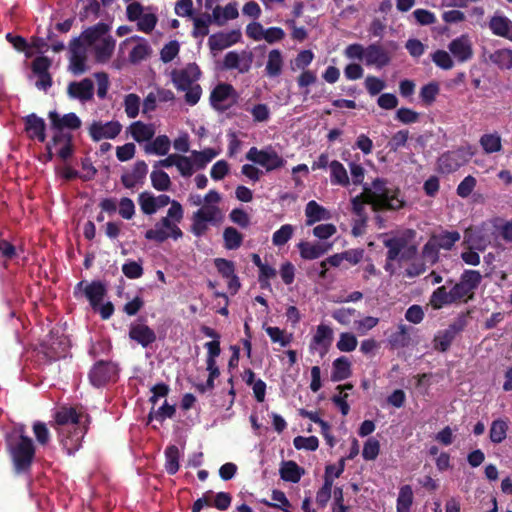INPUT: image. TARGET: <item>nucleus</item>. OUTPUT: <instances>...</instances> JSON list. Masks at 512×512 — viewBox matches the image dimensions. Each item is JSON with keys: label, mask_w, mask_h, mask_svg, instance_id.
Segmentation results:
<instances>
[{"label": "nucleus", "mask_w": 512, "mask_h": 512, "mask_svg": "<svg viewBox=\"0 0 512 512\" xmlns=\"http://www.w3.org/2000/svg\"><path fill=\"white\" fill-rule=\"evenodd\" d=\"M455 338L456 335L448 328L443 331H439L433 340L434 349L439 352L448 351Z\"/></svg>", "instance_id": "a18cd8bd"}, {"label": "nucleus", "mask_w": 512, "mask_h": 512, "mask_svg": "<svg viewBox=\"0 0 512 512\" xmlns=\"http://www.w3.org/2000/svg\"><path fill=\"white\" fill-rule=\"evenodd\" d=\"M333 339V330L324 324H320L317 327L316 333L312 338L313 344L319 345L327 349Z\"/></svg>", "instance_id": "49530a36"}, {"label": "nucleus", "mask_w": 512, "mask_h": 512, "mask_svg": "<svg viewBox=\"0 0 512 512\" xmlns=\"http://www.w3.org/2000/svg\"><path fill=\"white\" fill-rule=\"evenodd\" d=\"M240 30H231L230 32H217L210 35L208 45L212 52L224 50L241 40Z\"/></svg>", "instance_id": "6ab92c4d"}, {"label": "nucleus", "mask_w": 512, "mask_h": 512, "mask_svg": "<svg viewBox=\"0 0 512 512\" xmlns=\"http://www.w3.org/2000/svg\"><path fill=\"white\" fill-rule=\"evenodd\" d=\"M224 246L228 250H236L243 243V235L234 227H226L223 231Z\"/></svg>", "instance_id": "c03bdc74"}, {"label": "nucleus", "mask_w": 512, "mask_h": 512, "mask_svg": "<svg viewBox=\"0 0 512 512\" xmlns=\"http://www.w3.org/2000/svg\"><path fill=\"white\" fill-rule=\"evenodd\" d=\"M330 247L331 245L320 243L311 244L304 241L298 244L300 256L305 260H314L321 257L330 249Z\"/></svg>", "instance_id": "c756f323"}, {"label": "nucleus", "mask_w": 512, "mask_h": 512, "mask_svg": "<svg viewBox=\"0 0 512 512\" xmlns=\"http://www.w3.org/2000/svg\"><path fill=\"white\" fill-rule=\"evenodd\" d=\"M88 378L94 387H103L117 380L118 366L112 361L99 360L90 369Z\"/></svg>", "instance_id": "6e6552de"}, {"label": "nucleus", "mask_w": 512, "mask_h": 512, "mask_svg": "<svg viewBox=\"0 0 512 512\" xmlns=\"http://www.w3.org/2000/svg\"><path fill=\"white\" fill-rule=\"evenodd\" d=\"M129 338L147 348L156 341V333L148 325L136 323L130 326Z\"/></svg>", "instance_id": "4be33fe9"}, {"label": "nucleus", "mask_w": 512, "mask_h": 512, "mask_svg": "<svg viewBox=\"0 0 512 512\" xmlns=\"http://www.w3.org/2000/svg\"><path fill=\"white\" fill-rule=\"evenodd\" d=\"M432 61L435 63L436 66H438L441 69L444 70H450L454 66V62L449 55V53L445 50H436L431 55Z\"/></svg>", "instance_id": "e2e57ef3"}, {"label": "nucleus", "mask_w": 512, "mask_h": 512, "mask_svg": "<svg viewBox=\"0 0 512 512\" xmlns=\"http://www.w3.org/2000/svg\"><path fill=\"white\" fill-rule=\"evenodd\" d=\"M357 344V338L353 333L343 332L340 334L336 346L341 352H352L356 349Z\"/></svg>", "instance_id": "13d9d810"}, {"label": "nucleus", "mask_w": 512, "mask_h": 512, "mask_svg": "<svg viewBox=\"0 0 512 512\" xmlns=\"http://www.w3.org/2000/svg\"><path fill=\"white\" fill-rule=\"evenodd\" d=\"M333 486L332 476L324 475V484L316 493V502L319 506L324 507L331 498V489Z\"/></svg>", "instance_id": "5fc2aeb1"}, {"label": "nucleus", "mask_w": 512, "mask_h": 512, "mask_svg": "<svg viewBox=\"0 0 512 512\" xmlns=\"http://www.w3.org/2000/svg\"><path fill=\"white\" fill-rule=\"evenodd\" d=\"M70 71L74 75H81L87 71L86 61V51L83 48V43L80 38H74L70 42Z\"/></svg>", "instance_id": "ddd939ff"}, {"label": "nucleus", "mask_w": 512, "mask_h": 512, "mask_svg": "<svg viewBox=\"0 0 512 512\" xmlns=\"http://www.w3.org/2000/svg\"><path fill=\"white\" fill-rule=\"evenodd\" d=\"M150 178L153 188L157 191H168L171 187L170 177L163 170H153Z\"/></svg>", "instance_id": "8fccbe9b"}, {"label": "nucleus", "mask_w": 512, "mask_h": 512, "mask_svg": "<svg viewBox=\"0 0 512 512\" xmlns=\"http://www.w3.org/2000/svg\"><path fill=\"white\" fill-rule=\"evenodd\" d=\"M170 204L167 215L162 217L154 228L145 232V239L163 243L169 238L178 240L183 237V232L178 226L184 215L182 205L176 200H172Z\"/></svg>", "instance_id": "39448f33"}, {"label": "nucleus", "mask_w": 512, "mask_h": 512, "mask_svg": "<svg viewBox=\"0 0 512 512\" xmlns=\"http://www.w3.org/2000/svg\"><path fill=\"white\" fill-rule=\"evenodd\" d=\"M84 293L89 300L91 307L97 311V308L106 296L107 289L105 284L101 281H92L86 286Z\"/></svg>", "instance_id": "bb28decb"}, {"label": "nucleus", "mask_w": 512, "mask_h": 512, "mask_svg": "<svg viewBox=\"0 0 512 512\" xmlns=\"http://www.w3.org/2000/svg\"><path fill=\"white\" fill-rule=\"evenodd\" d=\"M170 146L171 142L168 136L159 135L150 144L145 146V152L163 156L168 153Z\"/></svg>", "instance_id": "37998d69"}, {"label": "nucleus", "mask_w": 512, "mask_h": 512, "mask_svg": "<svg viewBox=\"0 0 512 512\" xmlns=\"http://www.w3.org/2000/svg\"><path fill=\"white\" fill-rule=\"evenodd\" d=\"M410 327L405 324H399L397 330L392 332L387 339L388 345L392 350L405 348L410 344Z\"/></svg>", "instance_id": "cd10ccee"}, {"label": "nucleus", "mask_w": 512, "mask_h": 512, "mask_svg": "<svg viewBox=\"0 0 512 512\" xmlns=\"http://www.w3.org/2000/svg\"><path fill=\"white\" fill-rule=\"evenodd\" d=\"M122 125L119 121H93L88 127V134L94 142L103 139H115L121 132Z\"/></svg>", "instance_id": "9d476101"}, {"label": "nucleus", "mask_w": 512, "mask_h": 512, "mask_svg": "<svg viewBox=\"0 0 512 512\" xmlns=\"http://www.w3.org/2000/svg\"><path fill=\"white\" fill-rule=\"evenodd\" d=\"M448 49L457 61L463 63L470 60L473 56L472 43L467 35H461L453 39Z\"/></svg>", "instance_id": "aec40b11"}, {"label": "nucleus", "mask_w": 512, "mask_h": 512, "mask_svg": "<svg viewBox=\"0 0 512 512\" xmlns=\"http://www.w3.org/2000/svg\"><path fill=\"white\" fill-rule=\"evenodd\" d=\"M5 449L16 475H29L36 456V446L23 425L5 435Z\"/></svg>", "instance_id": "7ed1b4c3"}, {"label": "nucleus", "mask_w": 512, "mask_h": 512, "mask_svg": "<svg viewBox=\"0 0 512 512\" xmlns=\"http://www.w3.org/2000/svg\"><path fill=\"white\" fill-rule=\"evenodd\" d=\"M152 53L150 45L145 41L138 43L129 53V61L132 64L140 63L148 58Z\"/></svg>", "instance_id": "09e8293b"}, {"label": "nucleus", "mask_w": 512, "mask_h": 512, "mask_svg": "<svg viewBox=\"0 0 512 512\" xmlns=\"http://www.w3.org/2000/svg\"><path fill=\"white\" fill-rule=\"evenodd\" d=\"M439 248L433 242L431 238L423 245L421 251V257L424 261V264L427 263L430 266L435 265L439 261Z\"/></svg>", "instance_id": "de8ad7c7"}, {"label": "nucleus", "mask_w": 512, "mask_h": 512, "mask_svg": "<svg viewBox=\"0 0 512 512\" xmlns=\"http://www.w3.org/2000/svg\"><path fill=\"white\" fill-rule=\"evenodd\" d=\"M489 28L494 35L512 41V21L506 16H492L489 21Z\"/></svg>", "instance_id": "b1692460"}, {"label": "nucleus", "mask_w": 512, "mask_h": 512, "mask_svg": "<svg viewBox=\"0 0 512 512\" xmlns=\"http://www.w3.org/2000/svg\"><path fill=\"white\" fill-rule=\"evenodd\" d=\"M252 53L243 51L240 55L236 51L226 53L223 59V68L225 70H238L239 73H247L251 68Z\"/></svg>", "instance_id": "dca6fc26"}, {"label": "nucleus", "mask_w": 512, "mask_h": 512, "mask_svg": "<svg viewBox=\"0 0 512 512\" xmlns=\"http://www.w3.org/2000/svg\"><path fill=\"white\" fill-rule=\"evenodd\" d=\"M237 97L238 94L231 84L219 83L211 91L210 104L215 110L224 112L236 102Z\"/></svg>", "instance_id": "1a4fd4ad"}, {"label": "nucleus", "mask_w": 512, "mask_h": 512, "mask_svg": "<svg viewBox=\"0 0 512 512\" xmlns=\"http://www.w3.org/2000/svg\"><path fill=\"white\" fill-rule=\"evenodd\" d=\"M110 30V26L106 23L99 22L94 26L88 27L85 29L82 34L80 40L82 39L87 45L94 44L97 40H99L102 36L106 35Z\"/></svg>", "instance_id": "72a5a7b5"}, {"label": "nucleus", "mask_w": 512, "mask_h": 512, "mask_svg": "<svg viewBox=\"0 0 512 512\" xmlns=\"http://www.w3.org/2000/svg\"><path fill=\"white\" fill-rule=\"evenodd\" d=\"M179 449L175 445H170L165 449V469L169 475H174L179 470Z\"/></svg>", "instance_id": "79ce46f5"}, {"label": "nucleus", "mask_w": 512, "mask_h": 512, "mask_svg": "<svg viewBox=\"0 0 512 512\" xmlns=\"http://www.w3.org/2000/svg\"><path fill=\"white\" fill-rule=\"evenodd\" d=\"M380 452V443L375 438H369L365 443L362 450V457L367 460H375Z\"/></svg>", "instance_id": "338daca9"}, {"label": "nucleus", "mask_w": 512, "mask_h": 512, "mask_svg": "<svg viewBox=\"0 0 512 512\" xmlns=\"http://www.w3.org/2000/svg\"><path fill=\"white\" fill-rule=\"evenodd\" d=\"M219 212V208L213 205H206L198 209L193 213V218H196L203 222H213L215 220L216 215Z\"/></svg>", "instance_id": "774afa93"}, {"label": "nucleus", "mask_w": 512, "mask_h": 512, "mask_svg": "<svg viewBox=\"0 0 512 512\" xmlns=\"http://www.w3.org/2000/svg\"><path fill=\"white\" fill-rule=\"evenodd\" d=\"M508 422L504 419H496L491 423L489 438L491 442L499 444L503 442L507 436Z\"/></svg>", "instance_id": "a19ab883"}, {"label": "nucleus", "mask_w": 512, "mask_h": 512, "mask_svg": "<svg viewBox=\"0 0 512 512\" xmlns=\"http://www.w3.org/2000/svg\"><path fill=\"white\" fill-rule=\"evenodd\" d=\"M24 131L31 140H37L40 143L46 141V123L45 120L35 113H30L23 117Z\"/></svg>", "instance_id": "2eb2a0df"}, {"label": "nucleus", "mask_w": 512, "mask_h": 512, "mask_svg": "<svg viewBox=\"0 0 512 512\" xmlns=\"http://www.w3.org/2000/svg\"><path fill=\"white\" fill-rule=\"evenodd\" d=\"M68 348V339L65 336L57 337L56 339L51 337L45 354L50 361H56L66 356Z\"/></svg>", "instance_id": "c85d7f7f"}, {"label": "nucleus", "mask_w": 512, "mask_h": 512, "mask_svg": "<svg viewBox=\"0 0 512 512\" xmlns=\"http://www.w3.org/2000/svg\"><path fill=\"white\" fill-rule=\"evenodd\" d=\"M67 95L82 103L91 101L94 97V83L90 78L70 82L67 87Z\"/></svg>", "instance_id": "4468645a"}, {"label": "nucleus", "mask_w": 512, "mask_h": 512, "mask_svg": "<svg viewBox=\"0 0 512 512\" xmlns=\"http://www.w3.org/2000/svg\"><path fill=\"white\" fill-rule=\"evenodd\" d=\"M272 500H274L278 503H271L267 500H262L261 502L267 506L279 508L283 512H291L290 511L291 503L289 502L288 498L286 497V495L283 491L273 490L272 491Z\"/></svg>", "instance_id": "4d7b16f0"}, {"label": "nucleus", "mask_w": 512, "mask_h": 512, "mask_svg": "<svg viewBox=\"0 0 512 512\" xmlns=\"http://www.w3.org/2000/svg\"><path fill=\"white\" fill-rule=\"evenodd\" d=\"M352 211L358 217L361 225H365L368 219L365 204H369L374 212L398 211L406 202L401 197L398 187H388L387 181L376 178L371 187L364 185L363 192L351 199Z\"/></svg>", "instance_id": "f257e3e1"}, {"label": "nucleus", "mask_w": 512, "mask_h": 512, "mask_svg": "<svg viewBox=\"0 0 512 512\" xmlns=\"http://www.w3.org/2000/svg\"><path fill=\"white\" fill-rule=\"evenodd\" d=\"M52 60L47 56L36 57L31 64L32 72L38 77L35 86L42 91H47L53 84L52 76L49 69Z\"/></svg>", "instance_id": "9b49d317"}, {"label": "nucleus", "mask_w": 512, "mask_h": 512, "mask_svg": "<svg viewBox=\"0 0 512 512\" xmlns=\"http://www.w3.org/2000/svg\"><path fill=\"white\" fill-rule=\"evenodd\" d=\"M415 237L414 229H405L401 233L383 240V245L387 249L384 269L390 275L395 272L394 262H408L417 255V245L412 243Z\"/></svg>", "instance_id": "20e7f679"}, {"label": "nucleus", "mask_w": 512, "mask_h": 512, "mask_svg": "<svg viewBox=\"0 0 512 512\" xmlns=\"http://www.w3.org/2000/svg\"><path fill=\"white\" fill-rule=\"evenodd\" d=\"M48 118L50 119L51 129L55 131H63L65 128L77 130L82 124L80 118L74 112L60 116L57 111H50Z\"/></svg>", "instance_id": "a211bd4d"}, {"label": "nucleus", "mask_w": 512, "mask_h": 512, "mask_svg": "<svg viewBox=\"0 0 512 512\" xmlns=\"http://www.w3.org/2000/svg\"><path fill=\"white\" fill-rule=\"evenodd\" d=\"M481 281L482 275L478 270L466 269L458 282L450 278L446 285L437 287L430 295L429 305L434 310H440L452 304H467L474 300Z\"/></svg>", "instance_id": "f03ea898"}, {"label": "nucleus", "mask_w": 512, "mask_h": 512, "mask_svg": "<svg viewBox=\"0 0 512 512\" xmlns=\"http://www.w3.org/2000/svg\"><path fill=\"white\" fill-rule=\"evenodd\" d=\"M413 498V490L410 485L400 487L396 503V512H410Z\"/></svg>", "instance_id": "4c0bfd02"}, {"label": "nucleus", "mask_w": 512, "mask_h": 512, "mask_svg": "<svg viewBox=\"0 0 512 512\" xmlns=\"http://www.w3.org/2000/svg\"><path fill=\"white\" fill-rule=\"evenodd\" d=\"M212 22V17L209 14H204L203 17H196L193 20L194 28L192 36L194 38L204 37L209 34V24Z\"/></svg>", "instance_id": "864d4df0"}, {"label": "nucleus", "mask_w": 512, "mask_h": 512, "mask_svg": "<svg viewBox=\"0 0 512 512\" xmlns=\"http://www.w3.org/2000/svg\"><path fill=\"white\" fill-rule=\"evenodd\" d=\"M87 428L74 427L73 431L66 428H61L59 434L61 436L60 442L69 455L74 454L81 447V442L86 433Z\"/></svg>", "instance_id": "f3484780"}, {"label": "nucleus", "mask_w": 512, "mask_h": 512, "mask_svg": "<svg viewBox=\"0 0 512 512\" xmlns=\"http://www.w3.org/2000/svg\"><path fill=\"white\" fill-rule=\"evenodd\" d=\"M439 93V85L436 82H430L422 86L420 90V98L425 105H431Z\"/></svg>", "instance_id": "680f3d73"}, {"label": "nucleus", "mask_w": 512, "mask_h": 512, "mask_svg": "<svg viewBox=\"0 0 512 512\" xmlns=\"http://www.w3.org/2000/svg\"><path fill=\"white\" fill-rule=\"evenodd\" d=\"M391 61L389 52L379 43H372L366 47L365 62L368 66L383 68Z\"/></svg>", "instance_id": "412c9836"}, {"label": "nucleus", "mask_w": 512, "mask_h": 512, "mask_svg": "<svg viewBox=\"0 0 512 512\" xmlns=\"http://www.w3.org/2000/svg\"><path fill=\"white\" fill-rule=\"evenodd\" d=\"M124 107L129 118H136L139 114L140 97L134 93L128 94L124 99Z\"/></svg>", "instance_id": "0e129e2a"}, {"label": "nucleus", "mask_w": 512, "mask_h": 512, "mask_svg": "<svg viewBox=\"0 0 512 512\" xmlns=\"http://www.w3.org/2000/svg\"><path fill=\"white\" fill-rule=\"evenodd\" d=\"M280 477L284 481L297 483L304 474V469L294 461H285L280 468Z\"/></svg>", "instance_id": "2f4dec72"}, {"label": "nucleus", "mask_w": 512, "mask_h": 512, "mask_svg": "<svg viewBox=\"0 0 512 512\" xmlns=\"http://www.w3.org/2000/svg\"><path fill=\"white\" fill-rule=\"evenodd\" d=\"M330 180L333 185H340L347 187L350 184V180L347 171L343 164L337 160L330 162Z\"/></svg>", "instance_id": "c9c22d12"}, {"label": "nucleus", "mask_w": 512, "mask_h": 512, "mask_svg": "<svg viewBox=\"0 0 512 512\" xmlns=\"http://www.w3.org/2000/svg\"><path fill=\"white\" fill-rule=\"evenodd\" d=\"M430 238L439 248V250L450 251L460 240L461 235L458 231L442 230L440 233H433Z\"/></svg>", "instance_id": "393cba45"}, {"label": "nucleus", "mask_w": 512, "mask_h": 512, "mask_svg": "<svg viewBox=\"0 0 512 512\" xmlns=\"http://www.w3.org/2000/svg\"><path fill=\"white\" fill-rule=\"evenodd\" d=\"M293 233V226L291 224H284L273 233L272 242L275 246L285 245L292 238Z\"/></svg>", "instance_id": "6e6d98bb"}, {"label": "nucleus", "mask_w": 512, "mask_h": 512, "mask_svg": "<svg viewBox=\"0 0 512 512\" xmlns=\"http://www.w3.org/2000/svg\"><path fill=\"white\" fill-rule=\"evenodd\" d=\"M115 39L112 36L104 37L95 47V58L97 62L104 63L108 61L115 49Z\"/></svg>", "instance_id": "f704fd0d"}, {"label": "nucleus", "mask_w": 512, "mask_h": 512, "mask_svg": "<svg viewBox=\"0 0 512 512\" xmlns=\"http://www.w3.org/2000/svg\"><path fill=\"white\" fill-rule=\"evenodd\" d=\"M352 374L351 363L345 356H341L334 360L331 379L334 382L343 381Z\"/></svg>", "instance_id": "473e14b6"}, {"label": "nucleus", "mask_w": 512, "mask_h": 512, "mask_svg": "<svg viewBox=\"0 0 512 512\" xmlns=\"http://www.w3.org/2000/svg\"><path fill=\"white\" fill-rule=\"evenodd\" d=\"M122 273L129 279L142 277L144 269L141 261L128 260L122 265Z\"/></svg>", "instance_id": "052dcab7"}, {"label": "nucleus", "mask_w": 512, "mask_h": 512, "mask_svg": "<svg viewBox=\"0 0 512 512\" xmlns=\"http://www.w3.org/2000/svg\"><path fill=\"white\" fill-rule=\"evenodd\" d=\"M479 143L487 154L499 152L502 149L501 137L498 133L483 134L480 137Z\"/></svg>", "instance_id": "58836bf2"}, {"label": "nucleus", "mask_w": 512, "mask_h": 512, "mask_svg": "<svg viewBox=\"0 0 512 512\" xmlns=\"http://www.w3.org/2000/svg\"><path fill=\"white\" fill-rule=\"evenodd\" d=\"M201 77V70L196 63H190L185 68L173 70L172 82L178 91H184V100L190 105H196L202 95V88L196 82Z\"/></svg>", "instance_id": "423d86ee"}, {"label": "nucleus", "mask_w": 512, "mask_h": 512, "mask_svg": "<svg viewBox=\"0 0 512 512\" xmlns=\"http://www.w3.org/2000/svg\"><path fill=\"white\" fill-rule=\"evenodd\" d=\"M283 67L282 53L278 49H273L268 54V61L266 64V73L269 77H277L281 74Z\"/></svg>", "instance_id": "e433bc0d"}, {"label": "nucleus", "mask_w": 512, "mask_h": 512, "mask_svg": "<svg viewBox=\"0 0 512 512\" xmlns=\"http://www.w3.org/2000/svg\"><path fill=\"white\" fill-rule=\"evenodd\" d=\"M468 159L462 149L447 151L437 160L438 171L442 174H450L457 171Z\"/></svg>", "instance_id": "f8f14e48"}, {"label": "nucleus", "mask_w": 512, "mask_h": 512, "mask_svg": "<svg viewBox=\"0 0 512 512\" xmlns=\"http://www.w3.org/2000/svg\"><path fill=\"white\" fill-rule=\"evenodd\" d=\"M129 130L132 138L138 143L149 141L155 135L153 125L145 124L142 121L133 122L130 125Z\"/></svg>", "instance_id": "7c9ffc66"}, {"label": "nucleus", "mask_w": 512, "mask_h": 512, "mask_svg": "<svg viewBox=\"0 0 512 512\" xmlns=\"http://www.w3.org/2000/svg\"><path fill=\"white\" fill-rule=\"evenodd\" d=\"M489 59L502 70L512 69V49H498L490 54Z\"/></svg>", "instance_id": "ea45409f"}, {"label": "nucleus", "mask_w": 512, "mask_h": 512, "mask_svg": "<svg viewBox=\"0 0 512 512\" xmlns=\"http://www.w3.org/2000/svg\"><path fill=\"white\" fill-rule=\"evenodd\" d=\"M305 216L306 226H312L316 222L328 220L331 218L329 210L317 203L315 200H311L306 204Z\"/></svg>", "instance_id": "5701e85b"}, {"label": "nucleus", "mask_w": 512, "mask_h": 512, "mask_svg": "<svg viewBox=\"0 0 512 512\" xmlns=\"http://www.w3.org/2000/svg\"><path fill=\"white\" fill-rule=\"evenodd\" d=\"M138 203L142 212L146 215H153L157 212L155 196L150 192H141L138 196Z\"/></svg>", "instance_id": "603ef678"}, {"label": "nucleus", "mask_w": 512, "mask_h": 512, "mask_svg": "<svg viewBox=\"0 0 512 512\" xmlns=\"http://www.w3.org/2000/svg\"><path fill=\"white\" fill-rule=\"evenodd\" d=\"M32 430L36 441L41 446H46L50 441V432L47 425L41 421H35L32 426Z\"/></svg>", "instance_id": "bf43d9fd"}, {"label": "nucleus", "mask_w": 512, "mask_h": 512, "mask_svg": "<svg viewBox=\"0 0 512 512\" xmlns=\"http://www.w3.org/2000/svg\"><path fill=\"white\" fill-rule=\"evenodd\" d=\"M82 414L79 413L74 407H61L55 414V422L65 428V426L71 424L74 427H80Z\"/></svg>", "instance_id": "a878e982"}, {"label": "nucleus", "mask_w": 512, "mask_h": 512, "mask_svg": "<svg viewBox=\"0 0 512 512\" xmlns=\"http://www.w3.org/2000/svg\"><path fill=\"white\" fill-rule=\"evenodd\" d=\"M218 155V152L214 150L213 148H206L202 151H193L192 157L194 160V164L197 169H203L206 167V165L212 161L216 156Z\"/></svg>", "instance_id": "3c124183"}, {"label": "nucleus", "mask_w": 512, "mask_h": 512, "mask_svg": "<svg viewBox=\"0 0 512 512\" xmlns=\"http://www.w3.org/2000/svg\"><path fill=\"white\" fill-rule=\"evenodd\" d=\"M246 159L264 167L267 172L280 169L286 164V160L271 146L265 149H258L255 146L251 147L246 153Z\"/></svg>", "instance_id": "0eeeda50"}, {"label": "nucleus", "mask_w": 512, "mask_h": 512, "mask_svg": "<svg viewBox=\"0 0 512 512\" xmlns=\"http://www.w3.org/2000/svg\"><path fill=\"white\" fill-rule=\"evenodd\" d=\"M293 445L297 450L305 449L308 451H315L319 446V441L316 436H297L293 439Z\"/></svg>", "instance_id": "69168bd1"}]
</instances>
